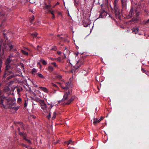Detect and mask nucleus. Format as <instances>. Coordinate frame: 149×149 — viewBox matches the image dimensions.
<instances>
[{
    "label": "nucleus",
    "mask_w": 149,
    "mask_h": 149,
    "mask_svg": "<svg viewBox=\"0 0 149 149\" xmlns=\"http://www.w3.org/2000/svg\"><path fill=\"white\" fill-rule=\"evenodd\" d=\"M1 91H0V106L4 109H11L17 110L18 107H15L16 103L15 100L11 97L1 96Z\"/></svg>",
    "instance_id": "f257e3e1"
},
{
    "label": "nucleus",
    "mask_w": 149,
    "mask_h": 149,
    "mask_svg": "<svg viewBox=\"0 0 149 149\" xmlns=\"http://www.w3.org/2000/svg\"><path fill=\"white\" fill-rule=\"evenodd\" d=\"M75 99V96L73 95L72 96L71 92L70 91H68V92H66L64 94L63 98L61 100V102H63L64 101L68 100V101L65 103V105H68L73 101Z\"/></svg>",
    "instance_id": "f03ea898"
},
{
    "label": "nucleus",
    "mask_w": 149,
    "mask_h": 149,
    "mask_svg": "<svg viewBox=\"0 0 149 149\" xmlns=\"http://www.w3.org/2000/svg\"><path fill=\"white\" fill-rule=\"evenodd\" d=\"M140 12L135 8L131 7L127 18H130L134 16L132 19L133 21H138L139 20Z\"/></svg>",
    "instance_id": "7ed1b4c3"
},
{
    "label": "nucleus",
    "mask_w": 149,
    "mask_h": 149,
    "mask_svg": "<svg viewBox=\"0 0 149 149\" xmlns=\"http://www.w3.org/2000/svg\"><path fill=\"white\" fill-rule=\"evenodd\" d=\"M7 45L4 43L3 40L0 39V60H2L3 54V51L5 49L7 50Z\"/></svg>",
    "instance_id": "20e7f679"
},
{
    "label": "nucleus",
    "mask_w": 149,
    "mask_h": 149,
    "mask_svg": "<svg viewBox=\"0 0 149 149\" xmlns=\"http://www.w3.org/2000/svg\"><path fill=\"white\" fill-rule=\"evenodd\" d=\"M40 106L41 107V108L43 109V111L45 113H47L48 112V111L47 109V106L46 104L45 103L44 100L42 101L41 103L40 104Z\"/></svg>",
    "instance_id": "39448f33"
},
{
    "label": "nucleus",
    "mask_w": 149,
    "mask_h": 149,
    "mask_svg": "<svg viewBox=\"0 0 149 149\" xmlns=\"http://www.w3.org/2000/svg\"><path fill=\"white\" fill-rule=\"evenodd\" d=\"M114 13L117 18L120 19L122 15L120 10L119 9L114 10Z\"/></svg>",
    "instance_id": "423d86ee"
},
{
    "label": "nucleus",
    "mask_w": 149,
    "mask_h": 149,
    "mask_svg": "<svg viewBox=\"0 0 149 149\" xmlns=\"http://www.w3.org/2000/svg\"><path fill=\"white\" fill-rule=\"evenodd\" d=\"M22 136V137L23 139L26 141L29 145H31L32 144V143L31 141L29 139V138L27 136L26 133L24 134Z\"/></svg>",
    "instance_id": "0eeeda50"
},
{
    "label": "nucleus",
    "mask_w": 149,
    "mask_h": 149,
    "mask_svg": "<svg viewBox=\"0 0 149 149\" xmlns=\"http://www.w3.org/2000/svg\"><path fill=\"white\" fill-rule=\"evenodd\" d=\"M11 61V59H10V58H8L5 62V64L6 65V68L7 70H9L10 66L9 64Z\"/></svg>",
    "instance_id": "6e6552de"
},
{
    "label": "nucleus",
    "mask_w": 149,
    "mask_h": 149,
    "mask_svg": "<svg viewBox=\"0 0 149 149\" xmlns=\"http://www.w3.org/2000/svg\"><path fill=\"white\" fill-rule=\"evenodd\" d=\"M127 1V0H121L123 10H125L126 9Z\"/></svg>",
    "instance_id": "1a4fd4ad"
},
{
    "label": "nucleus",
    "mask_w": 149,
    "mask_h": 149,
    "mask_svg": "<svg viewBox=\"0 0 149 149\" xmlns=\"http://www.w3.org/2000/svg\"><path fill=\"white\" fill-rule=\"evenodd\" d=\"M84 61L83 59L81 60H79V61L77 62L76 65H75V68L76 69L78 68H79L80 65L83 64Z\"/></svg>",
    "instance_id": "9d476101"
},
{
    "label": "nucleus",
    "mask_w": 149,
    "mask_h": 149,
    "mask_svg": "<svg viewBox=\"0 0 149 149\" xmlns=\"http://www.w3.org/2000/svg\"><path fill=\"white\" fill-rule=\"evenodd\" d=\"M8 46V47L9 48V50L10 51H12L13 52H14L15 51H16V48H14V46L9 44V45H8L6 44Z\"/></svg>",
    "instance_id": "9b49d317"
},
{
    "label": "nucleus",
    "mask_w": 149,
    "mask_h": 149,
    "mask_svg": "<svg viewBox=\"0 0 149 149\" xmlns=\"http://www.w3.org/2000/svg\"><path fill=\"white\" fill-rule=\"evenodd\" d=\"M102 120V117L100 119L94 118L93 123L95 125L97 123L100 122Z\"/></svg>",
    "instance_id": "f8f14e48"
},
{
    "label": "nucleus",
    "mask_w": 149,
    "mask_h": 149,
    "mask_svg": "<svg viewBox=\"0 0 149 149\" xmlns=\"http://www.w3.org/2000/svg\"><path fill=\"white\" fill-rule=\"evenodd\" d=\"M132 32L134 34H137L138 32L139 29V28L137 27L134 28L132 29Z\"/></svg>",
    "instance_id": "ddd939ff"
},
{
    "label": "nucleus",
    "mask_w": 149,
    "mask_h": 149,
    "mask_svg": "<svg viewBox=\"0 0 149 149\" xmlns=\"http://www.w3.org/2000/svg\"><path fill=\"white\" fill-rule=\"evenodd\" d=\"M61 35H62L58 34L57 35V36L59 38L58 40L59 41L61 42L62 40H63L64 41H66V39L63 37H60V36Z\"/></svg>",
    "instance_id": "4468645a"
},
{
    "label": "nucleus",
    "mask_w": 149,
    "mask_h": 149,
    "mask_svg": "<svg viewBox=\"0 0 149 149\" xmlns=\"http://www.w3.org/2000/svg\"><path fill=\"white\" fill-rule=\"evenodd\" d=\"M18 123L19 124L20 127L22 128V130H25V127H24V125L22 122H18Z\"/></svg>",
    "instance_id": "2eb2a0df"
},
{
    "label": "nucleus",
    "mask_w": 149,
    "mask_h": 149,
    "mask_svg": "<svg viewBox=\"0 0 149 149\" xmlns=\"http://www.w3.org/2000/svg\"><path fill=\"white\" fill-rule=\"evenodd\" d=\"M40 88L41 90L44 91L45 93H47L48 92L47 89L45 87H40Z\"/></svg>",
    "instance_id": "dca6fc26"
},
{
    "label": "nucleus",
    "mask_w": 149,
    "mask_h": 149,
    "mask_svg": "<svg viewBox=\"0 0 149 149\" xmlns=\"http://www.w3.org/2000/svg\"><path fill=\"white\" fill-rule=\"evenodd\" d=\"M17 130L18 132V133L19 135L21 136H23L24 134L26 133V132H22L20 131V129L19 127H18L17 128Z\"/></svg>",
    "instance_id": "f3484780"
},
{
    "label": "nucleus",
    "mask_w": 149,
    "mask_h": 149,
    "mask_svg": "<svg viewBox=\"0 0 149 149\" xmlns=\"http://www.w3.org/2000/svg\"><path fill=\"white\" fill-rule=\"evenodd\" d=\"M43 100H41L40 98H38L37 97H35V99H34V100L36 101L37 102H39L40 104L42 101Z\"/></svg>",
    "instance_id": "a211bd4d"
},
{
    "label": "nucleus",
    "mask_w": 149,
    "mask_h": 149,
    "mask_svg": "<svg viewBox=\"0 0 149 149\" xmlns=\"http://www.w3.org/2000/svg\"><path fill=\"white\" fill-rule=\"evenodd\" d=\"M6 71H5V74H7V75H9L11 74V73H13V72L11 71L8 70H7L6 69Z\"/></svg>",
    "instance_id": "6ab92c4d"
},
{
    "label": "nucleus",
    "mask_w": 149,
    "mask_h": 149,
    "mask_svg": "<svg viewBox=\"0 0 149 149\" xmlns=\"http://www.w3.org/2000/svg\"><path fill=\"white\" fill-rule=\"evenodd\" d=\"M114 10H116L119 9L118 8V3H113Z\"/></svg>",
    "instance_id": "aec40b11"
},
{
    "label": "nucleus",
    "mask_w": 149,
    "mask_h": 149,
    "mask_svg": "<svg viewBox=\"0 0 149 149\" xmlns=\"http://www.w3.org/2000/svg\"><path fill=\"white\" fill-rule=\"evenodd\" d=\"M69 82H68L67 83H66V86L65 87H62V88L63 89H68V88H69Z\"/></svg>",
    "instance_id": "412c9836"
},
{
    "label": "nucleus",
    "mask_w": 149,
    "mask_h": 149,
    "mask_svg": "<svg viewBox=\"0 0 149 149\" xmlns=\"http://www.w3.org/2000/svg\"><path fill=\"white\" fill-rule=\"evenodd\" d=\"M48 70L49 72H52L53 71L54 68L52 67L49 66L48 68Z\"/></svg>",
    "instance_id": "4be33fe9"
},
{
    "label": "nucleus",
    "mask_w": 149,
    "mask_h": 149,
    "mask_svg": "<svg viewBox=\"0 0 149 149\" xmlns=\"http://www.w3.org/2000/svg\"><path fill=\"white\" fill-rule=\"evenodd\" d=\"M45 9H47L49 10H50V9L51 8V6L49 5H47V4H45Z\"/></svg>",
    "instance_id": "5701e85b"
},
{
    "label": "nucleus",
    "mask_w": 149,
    "mask_h": 149,
    "mask_svg": "<svg viewBox=\"0 0 149 149\" xmlns=\"http://www.w3.org/2000/svg\"><path fill=\"white\" fill-rule=\"evenodd\" d=\"M21 51L22 52V53L23 54L26 55V56L28 55V52H27L26 51H25L24 50H22Z\"/></svg>",
    "instance_id": "b1692460"
},
{
    "label": "nucleus",
    "mask_w": 149,
    "mask_h": 149,
    "mask_svg": "<svg viewBox=\"0 0 149 149\" xmlns=\"http://www.w3.org/2000/svg\"><path fill=\"white\" fill-rule=\"evenodd\" d=\"M51 64L52 65H53L55 68H58V65H56L55 62H54L52 63Z\"/></svg>",
    "instance_id": "393cba45"
},
{
    "label": "nucleus",
    "mask_w": 149,
    "mask_h": 149,
    "mask_svg": "<svg viewBox=\"0 0 149 149\" xmlns=\"http://www.w3.org/2000/svg\"><path fill=\"white\" fill-rule=\"evenodd\" d=\"M23 89L22 87H20L19 88H17V91L18 93V94H19V93Z\"/></svg>",
    "instance_id": "a878e982"
},
{
    "label": "nucleus",
    "mask_w": 149,
    "mask_h": 149,
    "mask_svg": "<svg viewBox=\"0 0 149 149\" xmlns=\"http://www.w3.org/2000/svg\"><path fill=\"white\" fill-rule=\"evenodd\" d=\"M141 70H142V72L146 74H147L148 75V72H147V71H146V70H144L142 68H141Z\"/></svg>",
    "instance_id": "bb28decb"
},
{
    "label": "nucleus",
    "mask_w": 149,
    "mask_h": 149,
    "mask_svg": "<svg viewBox=\"0 0 149 149\" xmlns=\"http://www.w3.org/2000/svg\"><path fill=\"white\" fill-rule=\"evenodd\" d=\"M22 99L20 97H19L17 99V102L18 103L20 104L22 102Z\"/></svg>",
    "instance_id": "cd10ccee"
},
{
    "label": "nucleus",
    "mask_w": 149,
    "mask_h": 149,
    "mask_svg": "<svg viewBox=\"0 0 149 149\" xmlns=\"http://www.w3.org/2000/svg\"><path fill=\"white\" fill-rule=\"evenodd\" d=\"M38 76L40 78L42 79L44 78V76L41 74H37Z\"/></svg>",
    "instance_id": "c85d7f7f"
},
{
    "label": "nucleus",
    "mask_w": 149,
    "mask_h": 149,
    "mask_svg": "<svg viewBox=\"0 0 149 149\" xmlns=\"http://www.w3.org/2000/svg\"><path fill=\"white\" fill-rule=\"evenodd\" d=\"M38 34L37 33H32L31 35V36L35 38L38 35Z\"/></svg>",
    "instance_id": "c756f323"
},
{
    "label": "nucleus",
    "mask_w": 149,
    "mask_h": 149,
    "mask_svg": "<svg viewBox=\"0 0 149 149\" xmlns=\"http://www.w3.org/2000/svg\"><path fill=\"white\" fill-rule=\"evenodd\" d=\"M56 112H54L53 113V116L52 118V119L53 120L56 117Z\"/></svg>",
    "instance_id": "7c9ffc66"
},
{
    "label": "nucleus",
    "mask_w": 149,
    "mask_h": 149,
    "mask_svg": "<svg viewBox=\"0 0 149 149\" xmlns=\"http://www.w3.org/2000/svg\"><path fill=\"white\" fill-rule=\"evenodd\" d=\"M55 78H56L60 80H61L62 79V76L61 75H58L57 76H56L55 77Z\"/></svg>",
    "instance_id": "2f4dec72"
},
{
    "label": "nucleus",
    "mask_w": 149,
    "mask_h": 149,
    "mask_svg": "<svg viewBox=\"0 0 149 149\" xmlns=\"http://www.w3.org/2000/svg\"><path fill=\"white\" fill-rule=\"evenodd\" d=\"M41 62L42 64L44 65H46L47 63V62L46 61H45L44 60H42L41 61Z\"/></svg>",
    "instance_id": "473e14b6"
},
{
    "label": "nucleus",
    "mask_w": 149,
    "mask_h": 149,
    "mask_svg": "<svg viewBox=\"0 0 149 149\" xmlns=\"http://www.w3.org/2000/svg\"><path fill=\"white\" fill-rule=\"evenodd\" d=\"M41 47L39 45L37 46V50L39 52H40L41 51V49L40 48Z\"/></svg>",
    "instance_id": "72a5a7b5"
},
{
    "label": "nucleus",
    "mask_w": 149,
    "mask_h": 149,
    "mask_svg": "<svg viewBox=\"0 0 149 149\" xmlns=\"http://www.w3.org/2000/svg\"><path fill=\"white\" fill-rule=\"evenodd\" d=\"M34 19V17L33 15L32 16L31 18L30 19V21L31 22H32Z\"/></svg>",
    "instance_id": "f704fd0d"
},
{
    "label": "nucleus",
    "mask_w": 149,
    "mask_h": 149,
    "mask_svg": "<svg viewBox=\"0 0 149 149\" xmlns=\"http://www.w3.org/2000/svg\"><path fill=\"white\" fill-rule=\"evenodd\" d=\"M2 60H0V72H1V68L2 66Z\"/></svg>",
    "instance_id": "c9c22d12"
},
{
    "label": "nucleus",
    "mask_w": 149,
    "mask_h": 149,
    "mask_svg": "<svg viewBox=\"0 0 149 149\" xmlns=\"http://www.w3.org/2000/svg\"><path fill=\"white\" fill-rule=\"evenodd\" d=\"M14 77V75H11L10 76H9L8 77V79H11L12 78H13V77Z\"/></svg>",
    "instance_id": "e433bc0d"
},
{
    "label": "nucleus",
    "mask_w": 149,
    "mask_h": 149,
    "mask_svg": "<svg viewBox=\"0 0 149 149\" xmlns=\"http://www.w3.org/2000/svg\"><path fill=\"white\" fill-rule=\"evenodd\" d=\"M36 69H35V68H33L32 70V74H33V73L34 72H36Z\"/></svg>",
    "instance_id": "4c0bfd02"
},
{
    "label": "nucleus",
    "mask_w": 149,
    "mask_h": 149,
    "mask_svg": "<svg viewBox=\"0 0 149 149\" xmlns=\"http://www.w3.org/2000/svg\"><path fill=\"white\" fill-rule=\"evenodd\" d=\"M19 145L22 146V147H25V146H26V145H25L23 143H19Z\"/></svg>",
    "instance_id": "58836bf2"
},
{
    "label": "nucleus",
    "mask_w": 149,
    "mask_h": 149,
    "mask_svg": "<svg viewBox=\"0 0 149 149\" xmlns=\"http://www.w3.org/2000/svg\"><path fill=\"white\" fill-rule=\"evenodd\" d=\"M52 86L54 87H56L57 88H58V86H57V85L55 84H54V83H52Z\"/></svg>",
    "instance_id": "ea45409f"
},
{
    "label": "nucleus",
    "mask_w": 149,
    "mask_h": 149,
    "mask_svg": "<svg viewBox=\"0 0 149 149\" xmlns=\"http://www.w3.org/2000/svg\"><path fill=\"white\" fill-rule=\"evenodd\" d=\"M56 49H57V48H56V47L55 46H53V48H52L51 49L52 50H54V51L56 50Z\"/></svg>",
    "instance_id": "a19ab883"
},
{
    "label": "nucleus",
    "mask_w": 149,
    "mask_h": 149,
    "mask_svg": "<svg viewBox=\"0 0 149 149\" xmlns=\"http://www.w3.org/2000/svg\"><path fill=\"white\" fill-rule=\"evenodd\" d=\"M89 25V24L88 23L86 24V23H84V27H86L88 26V25Z\"/></svg>",
    "instance_id": "79ce46f5"
},
{
    "label": "nucleus",
    "mask_w": 149,
    "mask_h": 149,
    "mask_svg": "<svg viewBox=\"0 0 149 149\" xmlns=\"http://www.w3.org/2000/svg\"><path fill=\"white\" fill-rule=\"evenodd\" d=\"M72 140H69L68 141V145H69V144H70L72 143Z\"/></svg>",
    "instance_id": "37998d69"
},
{
    "label": "nucleus",
    "mask_w": 149,
    "mask_h": 149,
    "mask_svg": "<svg viewBox=\"0 0 149 149\" xmlns=\"http://www.w3.org/2000/svg\"><path fill=\"white\" fill-rule=\"evenodd\" d=\"M53 107V105L52 104H51L49 106V107L48 108V109L50 110Z\"/></svg>",
    "instance_id": "c03bdc74"
},
{
    "label": "nucleus",
    "mask_w": 149,
    "mask_h": 149,
    "mask_svg": "<svg viewBox=\"0 0 149 149\" xmlns=\"http://www.w3.org/2000/svg\"><path fill=\"white\" fill-rule=\"evenodd\" d=\"M49 12H50L52 15H54L53 12V11H51L50 10H49Z\"/></svg>",
    "instance_id": "a18cd8bd"
},
{
    "label": "nucleus",
    "mask_w": 149,
    "mask_h": 149,
    "mask_svg": "<svg viewBox=\"0 0 149 149\" xmlns=\"http://www.w3.org/2000/svg\"><path fill=\"white\" fill-rule=\"evenodd\" d=\"M25 102L24 104V106L25 107H26L27 106V104L26 102V101H25Z\"/></svg>",
    "instance_id": "49530a36"
},
{
    "label": "nucleus",
    "mask_w": 149,
    "mask_h": 149,
    "mask_svg": "<svg viewBox=\"0 0 149 149\" xmlns=\"http://www.w3.org/2000/svg\"><path fill=\"white\" fill-rule=\"evenodd\" d=\"M118 0H114V3H118Z\"/></svg>",
    "instance_id": "de8ad7c7"
},
{
    "label": "nucleus",
    "mask_w": 149,
    "mask_h": 149,
    "mask_svg": "<svg viewBox=\"0 0 149 149\" xmlns=\"http://www.w3.org/2000/svg\"><path fill=\"white\" fill-rule=\"evenodd\" d=\"M51 116V114L50 113H49V115L47 116V117L48 118H49Z\"/></svg>",
    "instance_id": "09e8293b"
},
{
    "label": "nucleus",
    "mask_w": 149,
    "mask_h": 149,
    "mask_svg": "<svg viewBox=\"0 0 149 149\" xmlns=\"http://www.w3.org/2000/svg\"><path fill=\"white\" fill-rule=\"evenodd\" d=\"M12 57H13V56L12 55H10L9 56V57L8 58H10H10H12Z\"/></svg>",
    "instance_id": "8fccbe9b"
},
{
    "label": "nucleus",
    "mask_w": 149,
    "mask_h": 149,
    "mask_svg": "<svg viewBox=\"0 0 149 149\" xmlns=\"http://www.w3.org/2000/svg\"><path fill=\"white\" fill-rule=\"evenodd\" d=\"M61 52L60 51L58 52L57 53L58 54H60Z\"/></svg>",
    "instance_id": "3c124183"
},
{
    "label": "nucleus",
    "mask_w": 149,
    "mask_h": 149,
    "mask_svg": "<svg viewBox=\"0 0 149 149\" xmlns=\"http://www.w3.org/2000/svg\"><path fill=\"white\" fill-rule=\"evenodd\" d=\"M149 23V19L146 21V23L147 24Z\"/></svg>",
    "instance_id": "603ef678"
},
{
    "label": "nucleus",
    "mask_w": 149,
    "mask_h": 149,
    "mask_svg": "<svg viewBox=\"0 0 149 149\" xmlns=\"http://www.w3.org/2000/svg\"><path fill=\"white\" fill-rule=\"evenodd\" d=\"M55 16H54V15H52V18L54 19L55 18Z\"/></svg>",
    "instance_id": "864d4df0"
},
{
    "label": "nucleus",
    "mask_w": 149,
    "mask_h": 149,
    "mask_svg": "<svg viewBox=\"0 0 149 149\" xmlns=\"http://www.w3.org/2000/svg\"><path fill=\"white\" fill-rule=\"evenodd\" d=\"M61 59V58L60 57H59L58 58V60H59Z\"/></svg>",
    "instance_id": "5fc2aeb1"
},
{
    "label": "nucleus",
    "mask_w": 149,
    "mask_h": 149,
    "mask_svg": "<svg viewBox=\"0 0 149 149\" xmlns=\"http://www.w3.org/2000/svg\"><path fill=\"white\" fill-rule=\"evenodd\" d=\"M61 42L60 41V42L58 44V45H59L61 44Z\"/></svg>",
    "instance_id": "6e6d98bb"
},
{
    "label": "nucleus",
    "mask_w": 149,
    "mask_h": 149,
    "mask_svg": "<svg viewBox=\"0 0 149 149\" xmlns=\"http://www.w3.org/2000/svg\"><path fill=\"white\" fill-rule=\"evenodd\" d=\"M58 143V142H54V143L55 144H56L57 143Z\"/></svg>",
    "instance_id": "4d7b16f0"
},
{
    "label": "nucleus",
    "mask_w": 149,
    "mask_h": 149,
    "mask_svg": "<svg viewBox=\"0 0 149 149\" xmlns=\"http://www.w3.org/2000/svg\"><path fill=\"white\" fill-rule=\"evenodd\" d=\"M25 147L27 148H28V146H26H26H25Z\"/></svg>",
    "instance_id": "13d9d810"
},
{
    "label": "nucleus",
    "mask_w": 149,
    "mask_h": 149,
    "mask_svg": "<svg viewBox=\"0 0 149 149\" xmlns=\"http://www.w3.org/2000/svg\"><path fill=\"white\" fill-rule=\"evenodd\" d=\"M144 11L146 12H147V10H144Z\"/></svg>",
    "instance_id": "bf43d9fd"
},
{
    "label": "nucleus",
    "mask_w": 149,
    "mask_h": 149,
    "mask_svg": "<svg viewBox=\"0 0 149 149\" xmlns=\"http://www.w3.org/2000/svg\"><path fill=\"white\" fill-rule=\"evenodd\" d=\"M27 50H28L29 51H30V52H31V51H30V49H27Z\"/></svg>",
    "instance_id": "052dcab7"
},
{
    "label": "nucleus",
    "mask_w": 149,
    "mask_h": 149,
    "mask_svg": "<svg viewBox=\"0 0 149 149\" xmlns=\"http://www.w3.org/2000/svg\"><path fill=\"white\" fill-rule=\"evenodd\" d=\"M101 6V7H102V6H103V4H101V6Z\"/></svg>",
    "instance_id": "680f3d73"
},
{
    "label": "nucleus",
    "mask_w": 149,
    "mask_h": 149,
    "mask_svg": "<svg viewBox=\"0 0 149 149\" xmlns=\"http://www.w3.org/2000/svg\"><path fill=\"white\" fill-rule=\"evenodd\" d=\"M51 59L52 60H54V59H53L52 58H51Z\"/></svg>",
    "instance_id": "e2e57ef3"
},
{
    "label": "nucleus",
    "mask_w": 149,
    "mask_h": 149,
    "mask_svg": "<svg viewBox=\"0 0 149 149\" xmlns=\"http://www.w3.org/2000/svg\"><path fill=\"white\" fill-rule=\"evenodd\" d=\"M74 2L75 3H76V0H74Z\"/></svg>",
    "instance_id": "0e129e2a"
},
{
    "label": "nucleus",
    "mask_w": 149,
    "mask_h": 149,
    "mask_svg": "<svg viewBox=\"0 0 149 149\" xmlns=\"http://www.w3.org/2000/svg\"><path fill=\"white\" fill-rule=\"evenodd\" d=\"M4 38H5V34H4Z\"/></svg>",
    "instance_id": "69168bd1"
},
{
    "label": "nucleus",
    "mask_w": 149,
    "mask_h": 149,
    "mask_svg": "<svg viewBox=\"0 0 149 149\" xmlns=\"http://www.w3.org/2000/svg\"><path fill=\"white\" fill-rule=\"evenodd\" d=\"M50 35H52V34H51Z\"/></svg>",
    "instance_id": "338daca9"
},
{
    "label": "nucleus",
    "mask_w": 149,
    "mask_h": 149,
    "mask_svg": "<svg viewBox=\"0 0 149 149\" xmlns=\"http://www.w3.org/2000/svg\"><path fill=\"white\" fill-rule=\"evenodd\" d=\"M94 1H95V0H94Z\"/></svg>",
    "instance_id": "774afa93"
}]
</instances>
